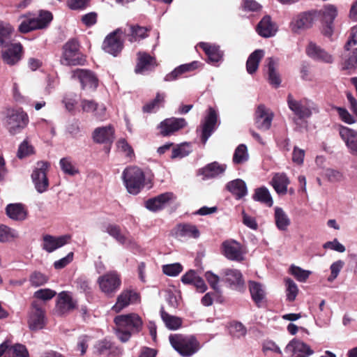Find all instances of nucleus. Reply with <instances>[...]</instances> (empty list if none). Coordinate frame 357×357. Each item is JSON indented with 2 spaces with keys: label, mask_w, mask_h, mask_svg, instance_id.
Masks as SVG:
<instances>
[{
  "label": "nucleus",
  "mask_w": 357,
  "mask_h": 357,
  "mask_svg": "<svg viewBox=\"0 0 357 357\" xmlns=\"http://www.w3.org/2000/svg\"><path fill=\"white\" fill-rule=\"evenodd\" d=\"M114 321L116 324V334L123 342H127L132 334L139 333L142 327V319L135 313L116 316Z\"/></svg>",
  "instance_id": "obj_1"
},
{
  "label": "nucleus",
  "mask_w": 357,
  "mask_h": 357,
  "mask_svg": "<svg viewBox=\"0 0 357 357\" xmlns=\"http://www.w3.org/2000/svg\"><path fill=\"white\" fill-rule=\"evenodd\" d=\"M169 340L172 347L182 356L190 357L200 349V344L192 335H170Z\"/></svg>",
  "instance_id": "obj_2"
},
{
  "label": "nucleus",
  "mask_w": 357,
  "mask_h": 357,
  "mask_svg": "<svg viewBox=\"0 0 357 357\" xmlns=\"http://www.w3.org/2000/svg\"><path fill=\"white\" fill-rule=\"evenodd\" d=\"M122 178L128 192L137 195L144 186L145 176L137 167H129L124 169Z\"/></svg>",
  "instance_id": "obj_3"
},
{
  "label": "nucleus",
  "mask_w": 357,
  "mask_h": 357,
  "mask_svg": "<svg viewBox=\"0 0 357 357\" xmlns=\"http://www.w3.org/2000/svg\"><path fill=\"white\" fill-rule=\"evenodd\" d=\"M52 20V13L48 11H41L38 15L30 14L24 17L19 26V31L22 33H28L35 29H43Z\"/></svg>",
  "instance_id": "obj_4"
},
{
  "label": "nucleus",
  "mask_w": 357,
  "mask_h": 357,
  "mask_svg": "<svg viewBox=\"0 0 357 357\" xmlns=\"http://www.w3.org/2000/svg\"><path fill=\"white\" fill-rule=\"evenodd\" d=\"M287 102L289 109L300 119L309 118L316 110L315 104L307 98L296 100L289 94Z\"/></svg>",
  "instance_id": "obj_5"
},
{
  "label": "nucleus",
  "mask_w": 357,
  "mask_h": 357,
  "mask_svg": "<svg viewBox=\"0 0 357 357\" xmlns=\"http://www.w3.org/2000/svg\"><path fill=\"white\" fill-rule=\"evenodd\" d=\"M84 62L83 55L79 51V43L76 40H70L63 47L61 63L66 66L82 65Z\"/></svg>",
  "instance_id": "obj_6"
},
{
  "label": "nucleus",
  "mask_w": 357,
  "mask_h": 357,
  "mask_svg": "<svg viewBox=\"0 0 357 357\" xmlns=\"http://www.w3.org/2000/svg\"><path fill=\"white\" fill-rule=\"evenodd\" d=\"M50 163L47 161H38L31 174V179L34 187L38 193L46 192L49 187V180L47 173L50 169Z\"/></svg>",
  "instance_id": "obj_7"
},
{
  "label": "nucleus",
  "mask_w": 357,
  "mask_h": 357,
  "mask_svg": "<svg viewBox=\"0 0 357 357\" xmlns=\"http://www.w3.org/2000/svg\"><path fill=\"white\" fill-rule=\"evenodd\" d=\"M6 127L9 132L15 135L20 132L27 125L29 118L23 110L9 109L6 115Z\"/></svg>",
  "instance_id": "obj_8"
},
{
  "label": "nucleus",
  "mask_w": 357,
  "mask_h": 357,
  "mask_svg": "<svg viewBox=\"0 0 357 357\" xmlns=\"http://www.w3.org/2000/svg\"><path fill=\"white\" fill-rule=\"evenodd\" d=\"M219 124L218 112L211 107H208L201 123V140L204 145L218 128Z\"/></svg>",
  "instance_id": "obj_9"
},
{
  "label": "nucleus",
  "mask_w": 357,
  "mask_h": 357,
  "mask_svg": "<svg viewBox=\"0 0 357 357\" xmlns=\"http://www.w3.org/2000/svg\"><path fill=\"white\" fill-rule=\"evenodd\" d=\"M318 17L317 10L303 12L295 16L289 24L291 31L294 33L310 29Z\"/></svg>",
  "instance_id": "obj_10"
},
{
  "label": "nucleus",
  "mask_w": 357,
  "mask_h": 357,
  "mask_svg": "<svg viewBox=\"0 0 357 357\" xmlns=\"http://www.w3.org/2000/svg\"><path fill=\"white\" fill-rule=\"evenodd\" d=\"M100 290L109 296L114 294L121 287L120 275L116 271H110L98 279Z\"/></svg>",
  "instance_id": "obj_11"
},
{
  "label": "nucleus",
  "mask_w": 357,
  "mask_h": 357,
  "mask_svg": "<svg viewBox=\"0 0 357 357\" xmlns=\"http://www.w3.org/2000/svg\"><path fill=\"white\" fill-rule=\"evenodd\" d=\"M28 324L31 331L40 330L45 326V310L42 304L37 301L31 303Z\"/></svg>",
  "instance_id": "obj_12"
},
{
  "label": "nucleus",
  "mask_w": 357,
  "mask_h": 357,
  "mask_svg": "<svg viewBox=\"0 0 357 357\" xmlns=\"http://www.w3.org/2000/svg\"><path fill=\"white\" fill-rule=\"evenodd\" d=\"M121 34V30L118 29L105 38L102 43V49L105 52L116 56L121 52L123 47Z\"/></svg>",
  "instance_id": "obj_13"
},
{
  "label": "nucleus",
  "mask_w": 357,
  "mask_h": 357,
  "mask_svg": "<svg viewBox=\"0 0 357 357\" xmlns=\"http://www.w3.org/2000/svg\"><path fill=\"white\" fill-rule=\"evenodd\" d=\"M72 77L79 81L83 90L94 91L98 86L97 77L89 70L76 69L73 71Z\"/></svg>",
  "instance_id": "obj_14"
},
{
  "label": "nucleus",
  "mask_w": 357,
  "mask_h": 357,
  "mask_svg": "<svg viewBox=\"0 0 357 357\" xmlns=\"http://www.w3.org/2000/svg\"><path fill=\"white\" fill-rule=\"evenodd\" d=\"M187 125L183 118H169L166 119L158 125L160 134L162 136H169L175 132L178 131Z\"/></svg>",
  "instance_id": "obj_15"
},
{
  "label": "nucleus",
  "mask_w": 357,
  "mask_h": 357,
  "mask_svg": "<svg viewBox=\"0 0 357 357\" xmlns=\"http://www.w3.org/2000/svg\"><path fill=\"white\" fill-rule=\"evenodd\" d=\"M305 52L309 57L317 61L332 63L334 60L330 53L312 41L307 44Z\"/></svg>",
  "instance_id": "obj_16"
},
{
  "label": "nucleus",
  "mask_w": 357,
  "mask_h": 357,
  "mask_svg": "<svg viewBox=\"0 0 357 357\" xmlns=\"http://www.w3.org/2000/svg\"><path fill=\"white\" fill-rule=\"evenodd\" d=\"M222 249L224 256L229 260L241 261L244 259L240 243L234 240L224 241Z\"/></svg>",
  "instance_id": "obj_17"
},
{
  "label": "nucleus",
  "mask_w": 357,
  "mask_h": 357,
  "mask_svg": "<svg viewBox=\"0 0 357 357\" xmlns=\"http://www.w3.org/2000/svg\"><path fill=\"white\" fill-rule=\"evenodd\" d=\"M139 294L132 290H124L117 297L116 303L112 310L116 313L121 312L129 305L139 301Z\"/></svg>",
  "instance_id": "obj_18"
},
{
  "label": "nucleus",
  "mask_w": 357,
  "mask_h": 357,
  "mask_svg": "<svg viewBox=\"0 0 357 357\" xmlns=\"http://www.w3.org/2000/svg\"><path fill=\"white\" fill-rule=\"evenodd\" d=\"M70 238L69 235L54 236L50 234L43 237L42 248L46 252L50 253L66 245Z\"/></svg>",
  "instance_id": "obj_19"
},
{
  "label": "nucleus",
  "mask_w": 357,
  "mask_h": 357,
  "mask_svg": "<svg viewBox=\"0 0 357 357\" xmlns=\"http://www.w3.org/2000/svg\"><path fill=\"white\" fill-rule=\"evenodd\" d=\"M2 59L4 63L13 66L17 63L22 58V46L20 43H10L7 47H3Z\"/></svg>",
  "instance_id": "obj_20"
},
{
  "label": "nucleus",
  "mask_w": 357,
  "mask_h": 357,
  "mask_svg": "<svg viewBox=\"0 0 357 357\" xmlns=\"http://www.w3.org/2000/svg\"><path fill=\"white\" fill-rule=\"evenodd\" d=\"M176 197L174 193L167 192L148 199L145 203V206L149 211H157L165 208L169 202L174 201Z\"/></svg>",
  "instance_id": "obj_21"
},
{
  "label": "nucleus",
  "mask_w": 357,
  "mask_h": 357,
  "mask_svg": "<svg viewBox=\"0 0 357 357\" xmlns=\"http://www.w3.org/2000/svg\"><path fill=\"white\" fill-rule=\"evenodd\" d=\"M339 134L351 154L357 155V130L346 126L339 128Z\"/></svg>",
  "instance_id": "obj_22"
},
{
  "label": "nucleus",
  "mask_w": 357,
  "mask_h": 357,
  "mask_svg": "<svg viewBox=\"0 0 357 357\" xmlns=\"http://www.w3.org/2000/svg\"><path fill=\"white\" fill-rule=\"evenodd\" d=\"M77 301L73 300L71 294L68 291L59 294L56 304V310L59 314H64L75 309Z\"/></svg>",
  "instance_id": "obj_23"
},
{
  "label": "nucleus",
  "mask_w": 357,
  "mask_h": 357,
  "mask_svg": "<svg viewBox=\"0 0 357 357\" xmlns=\"http://www.w3.org/2000/svg\"><path fill=\"white\" fill-rule=\"evenodd\" d=\"M285 351L291 354L293 357H307L313 354L307 344L296 339H293L288 343Z\"/></svg>",
  "instance_id": "obj_24"
},
{
  "label": "nucleus",
  "mask_w": 357,
  "mask_h": 357,
  "mask_svg": "<svg viewBox=\"0 0 357 357\" xmlns=\"http://www.w3.org/2000/svg\"><path fill=\"white\" fill-rule=\"evenodd\" d=\"M273 114L264 105L257 107L255 112L257 127L263 130H268L271 126Z\"/></svg>",
  "instance_id": "obj_25"
},
{
  "label": "nucleus",
  "mask_w": 357,
  "mask_h": 357,
  "mask_svg": "<svg viewBox=\"0 0 357 357\" xmlns=\"http://www.w3.org/2000/svg\"><path fill=\"white\" fill-rule=\"evenodd\" d=\"M224 280L229 286L236 290L241 291L244 288V280L240 271L227 268L223 272Z\"/></svg>",
  "instance_id": "obj_26"
},
{
  "label": "nucleus",
  "mask_w": 357,
  "mask_h": 357,
  "mask_svg": "<svg viewBox=\"0 0 357 357\" xmlns=\"http://www.w3.org/2000/svg\"><path fill=\"white\" fill-rule=\"evenodd\" d=\"M157 66L154 57L146 52H138L137 62L135 69L137 74H144L152 70Z\"/></svg>",
  "instance_id": "obj_27"
},
{
  "label": "nucleus",
  "mask_w": 357,
  "mask_h": 357,
  "mask_svg": "<svg viewBox=\"0 0 357 357\" xmlns=\"http://www.w3.org/2000/svg\"><path fill=\"white\" fill-rule=\"evenodd\" d=\"M175 236L184 239H197L200 236V231L195 225L184 222L176 226Z\"/></svg>",
  "instance_id": "obj_28"
},
{
  "label": "nucleus",
  "mask_w": 357,
  "mask_h": 357,
  "mask_svg": "<svg viewBox=\"0 0 357 357\" xmlns=\"http://www.w3.org/2000/svg\"><path fill=\"white\" fill-rule=\"evenodd\" d=\"M198 45L207 55L208 62L213 66H218V63L222 61L223 56V52L220 50V47L204 42L199 43Z\"/></svg>",
  "instance_id": "obj_29"
},
{
  "label": "nucleus",
  "mask_w": 357,
  "mask_h": 357,
  "mask_svg": "<svg viewBox=\"0 0 357 357\" xmlns=\"http://www.w3.org/2000/svg\"><path fill=\"white\" fill-rule=\"evenodd\" d=\"M102 231L107 233L121 245L129 246L133 243L131 239L127 238L126 236L122 234L121 228L117 225L111 223L105 224L102 226Z\"/></svg>",
  "instance_id": "obj_30"
},
{
  "label": "nucleus",
  "mask_w": 357,
  "mask_h": 357,
  "mask_svg": "<svg viewBox=\"0 0 357 357\" xmlns=\"http://www.w3.org/2000/svg\"><path fill=\"white\" fill-rule=\"evenodd\" d=\"M257 32L264 38H270L275 35L278 28L275 23L272 22L270 16H264L257 26Z\"/></svg>",
  "instance_id": "obj_31"
},
{
  "label": "nucleus",
  "mask_w": 357,
  "mask_h": 357,
  "mask_svg": "<svg viewBox=\"0 0 357 357\" xmlns=\"http://www.w3.org/2000/svg\"><path fill=\"white\" fill-rule=\"evenodd\" d=\"M226 188L236 199H240L248 194L246 183L240 178H236L228 182L226 185Z\"/></svg>",
  "instance_id": "obj_32"
},
{
  "label": "nucleus",
  "mask_w": 357,
  "mask_h": 357,
  "mask_svg": "<svg viewBox=\"0 0 357 357\" xmlns=\"http://www.w3.org/2000/svg\"><path fill=\"white\" fill-rule=\"evenodd\" d=\"M114 132L111 126L100 127L93 131V138L97 143H111L114 139Z\"/></svg>",
  "instance_id": "obj_33"
},
{
  "label": "nucleus",
  "mask_w": 357,
  "mask_h": 357,
  "mask_svg": "<svg viewBox=\"0 0 357 357\" xmlns=\"http://www.w3.org/2000/svg\"><path fill=\"white\" fill-rule=\"evenodd\" d=\"M227 168L226 165L219 164L218 162H211L199 169V174L205 178H214L223 174Z\"/></svg>",
  "instance_id": "obj_34"
},
{
  "label": "nucleus",
  "mask_w": 357,
  "mask_h": 357,
  "mask_svg": "<svg viewBox=\"0 0 357 357\" xmlns=\"http://www.w3.org/2000/svg\"><path fill=\"white\" fill-rule=\"evenodd\" d=\"M6 211L7 215L15 220H24L27 215V212L24 205L20 203L7 205Z\"/></svg>",
  "instance_id": "obj_35"
},
{
  "label": "nucleus",
  "mask_w": 357,
  "mask_h": 357,
  "mask_svg": "<svg viewBox=\"0 0 357 357\" xmlns=\"http://www.w3.org/2000/svg\"><path fill=\"white\" fill-rule=\"evenodd\" d=\"M289 180L284 173H278L274 175L271 181V185L279 195H285L287 192V186Z\"/></svg>",
  "instance_id": "obj_36"
},
{
  "label": "nucleus",
  "mask_w": 357,
  "mask_h": 357,
  "mask_svg": "<svg viewBox=\"0 0 357 357\" xmlns=\"http://www.w3.org/2000/svg\"><path fill=\"white\" fill-rule=\"evenodd\" d=\"M274 220L277 228L282 231L287 230L291 224V220L287 214L280 207L274 208Z\"/></svg>",
  "instance_id": "obj_37"
},
{
  "label": "nucleus",
  "mask_w": 357,
  "mask_h": 357,
  "mask_svg": "<svg viewBox=\"0 0 357 357\" xmlns=\"http://www.w3.org/2000/svg\"><path fill=\"white\" fill-rule=\"evenodd\" d=\"M160 314L163 323L169 330L176 331L181 326L183 322L182 319L168 314L165 311L163 307H161Z\"/></svg>",
  "instance_id": "obj_38"
},
{
  "label": "nucleus",
  "mask_w": 357,
  "mask_h": 357,
  "mask_svg": "<svg viewBox=\"0 0 357 357\" xmlns=\"http://www.w3.org/2000/svg\"><path fill=\"white\" fill-rule=\"evenodd\" d=\"M264 56V52L262 50H256L249 56L246 62V70L249 74H253L257 71Z\"/></svg>",
  "instance_id": "obj_39"
},
{
  "label": "nucleus",
  "mask_w": 357,
  "mask_h": 357,
  "mask_svg": "<svg viewBox=\"0 0 357 357\" xmlns=\"http://www.w3.org/2000/svg\"><path fill=\"white\" fill-rule=\"evenodd\" d=\"M59 165L63 174L68 176H75L79 173L76 163L70 157L62 158L59 161Z\"/></svg>",
  "instance_id": "obj_40"
},
{
  "label": "nucleus",
  "mask_w": 357,
  "mask_h": 357,
  "mask_svg": "<svg viewBox=\"0 0 357 357\" xmlns=\"http://www.w3.org/2000/svg\"><path fill=\"white\" fill-rule=\"evenodd\" d=\"M317 13L318 16H321L323 23L333 24V21L337 15V10L335 6L328 4L324 6L319 11H317Z\"/></svg>",
  "instance_id": "obj_41"
},
{
  "label": "nucleus",
  "mask_w": 357,
  "mask_h": 357,
  "mask_svg": "<svg viewBox=\"0 0 357 357\" xmlns=\"http://www.w3.org/2000/svg\"><path fill=\"white\" fill-rule=\"evenodd\" d=\"M13 31L10 24L0 22V47H7L10 43Z\"/></svg>",
  "instance_id": "obj_42"
},
{
  "label": "nucleus",
  "mask_w": 357,
  "mask_h": 357,
  "mask_svg": "<svg viewBox=\"0 0 357 357\" xmlns=\"http://www.w3.org/2000/svg\"><path fill=\"white\" fill-rule=\"evenodd\" d=\"M249 289L253 301L257 303H259L265 297V290L261 284L255 282H249Z\"/></svg>",
  "instance_id": "obj_43"
},
{
  "label": "nucleus",
  "mask_w": 357,
  "mask_h": 357,
  "mask_svg": "<svg viewBox=\"0 0 357 357\" xmlns=\"http://www.w3.org/2000/svg\"><path fill=\"white\" fill-rule=\"evenodd\" d=\"M276 62L273 58L268 59V81L271 85L275 87H278L281 83V79L278 73L276 72Z\"/></svg>",
  "instance_id": "obj_44"
},
{
  "label": "nucleus",
  "mask_w": 357,
  "mask_h": 357,
  "mask_svg": "<svg viewBox=\"0 0 357 357\" xmlns=\"http://www.w3.org/2000/svg\"><path fill=\"white\" fill-rule=\"evenodd\" d=\"M253 199L255 201L266 204L268 206H271L273 204L271 194L268 190L265 187L257 188L253 195Z\"/></svg>",
  "instance_id": "obj_45"
},
{
  "label": "nucleus",
  "mask_w": 357,
  "mask_h": 357,
  "mask_svg": "<svg viewBox=\"0 0 357 357\" xmlns=\"http://www.w3.org/2000/svg\"><path fill=\"white\" fill-rule=\"evenodd\" d=\"M4 357H29V352L25 346L21 344L8 345Z\"/></svg>",
  "instance_id": "obj_46"
},
{
  "label": "nucleus",
  "mask_w": 357,
  "mask_h": 357,
  "mask_svg": "<svg viewBox=\"0 0 357 357\" xmlns=\"http://www.w3.org/2000/svg\"><path fill=\"white\" fill-rule=\"evenodd\" d=\"M344 68L347 70H354L357 67V48H350L347 52L344 50Z\"/></svg>",
  "instance_id": "obj_47"
},
{
  "label": "nucleus",
  "mask_w": 357,
  "mask_h": 357,
  "mask_svg": "<svg viewBox=\"0 0 357 357\" xmlns=\"http://www.w3.org/2000/svg\"><path fill=\"white\" fill-rule=\"evenodd\" d=\"M166 95L165 93H158L155 99H153L150 102L146 104L143 107V111L144 112H153L158 109L161 106H162Z\"/></svg>",
  "instance_id": "obj_48"
},
{
  "label": "nucleus",
  "mask_w": 357,
  "mask_h": 357,
  "mask_svg": "<svg viewBox=\"0 0 357 357\" xmlns=\"http://www.w3.org/2000/svg\"><path fill=\"white\" fill-rule=\"evenodd\" d=\"M35 153L33 146L31 144L28 139H25L20 143L18 147L17 156L20 159L32 155Z\"/></svg>",
  "instance_id": "obj_49"
},
{
  "label": "nucleus",
  "mask_w": 357,
  "mask_h": 357,
  "mask_svg": "<svg viewBox=\"0 0 357 357\" xmlns=\"http://www.w3.org/2000/svg\"><path fill=\"white\" fill-rule=\"evenodd\" d=\"M192 152V148L189 143H182L174 147L172 151V159L183 158L188 156Z\"/></svg>",
  "instance_id": "obj_50"
},
{
  "label": "nucleus",
  "mask_w": 357,
  "mask_h": 357,
  "mask_svg": "<svg viewBox=\"0 0 357 357\" xmlns=\"http://www.w3.org/2000/svg\"><path fill=\"white\" fill-rule=\"evenodd\" d=\"M249 158L247 146L245 144L238 145L234 151L232 161L236 165L242 164Z\"/></svg>",
  "instance_id": "obj_51"
},
{
  "label": "nucleus",
  "mask_w": 357,
  "mask_h": 357,
  "mask_svg": "<svg viewBox=\"0 0 357 357\" xmlns=\"http://www.w3.org/2000/svg\"><path fill=\"white\" fill-rule=\"evenodd\" d=\"M18 237V232L6 225H0V242L7 243L14 241Z\"/></svg>",
  "instance_id": "obj_52"
},
{
  "label": "nucleus",
  "mask_w": 357,
  "mask_h": 357,
  "mask_svg": "<svg viewBox=\"0 0 357 357\" xmlns=\"http://www.w3.org/2000/svg\"><path fill=\"white\" fill-rule=\"evenodd\" d=\"M49 280V277L40 271H35L31 273L29 278L30 284L33 287H38L45 285Z\"/></svg>",
  "instance_id": "obj_53"
},
{
  "label": "nucleus",
  "mask_w": 357,
  "mask_h": 357,
  "mask_svg": "<svg viewBox=\"0 0 357 357\" xmlns=\"http://www.w3.org/2000/svg\"><path fill=\"white\" fill-rule=\"evenodd\" d=\"M286 296L288 301H294L298 293V289L296 284L290 278L285 280Z\"/></svg>",
  "instance_id": "obj_54"
},
{
  "label": "nucleus",
  "mask_w": 357,
  "mask_h": 357,
  "mask_svg": "<svg viewBox=\"0 0 357 357\" xmlns=\"http://www.w3.org/2000/svg\"><path fill=\"white\" fill-rule=\"evenodd\" d=\"M147 29L138 25H132L130 26V42L136 41L137 40L143 39L147 36Z\"/></svg>",
  "instance_id": "obj_55"
},
{
  "label": "nucleus",
  "mask_w": 357,
  "mask_h": 357,
  "mask_svg": "<svg viewBox=\"0 0 357 357\" xmlns=\"http://www.w3.org/2000/svg\"><path fill=\"white\" fill-rule=\"evenodd\" d=\"M290 273L294 275L298 281L304 282L309 278L311 272L303 270L298 266L292 265L290 267Z\"/></svg>",
  "instance_id": "obj_56"
},
{
  "label": "nucleus",
  "mask_w": 357,
  "mask_h": 357,
  "mask_svg": "<svg viewBox=\"0 0 357 357\" xmlns=\"http://www.w3.org/2000/svg\"><path fill=\"white\" fill-rule=\"evenodd\" d=\"M62 102L68 112L74 111L77 103V96L74 93H68L64 95Z\"/></svg>",
  "instance_id": "obj_57"
},
{
  "label": "nucleus",
  "mask_w": 357,
  "mask_h": 357,
  "mask_svg": "<svg viewBox=\"0 0 357 357\" xmlns=\"http://www.w3.org/2000/svg\"><path fill=\"white\" fill-rule=\"evenodd\" d=\"M324 176L331 183L341 182L344 178L342 172L331 168L326 169L324 171Z\"/></svg>",
  "instance_id": "obj_58"
},
{
  "label": "nucleus",
  "mask_w": 357,
  "mask_h": 357,
  "mask_svg": "<svg viewBox=\"0 0 357 357\" xmlns=\"http://www.w3.org/2000/svg\"><path fill=\"white\" fill-rule=\"evenodd\" d=\"M182 271L183 266L179 263L165 264L162 266L163 273L168 276H177Z\"/></svg>",
  "instance_id": "obj_59"
},
{
  "label": "nucleus",
  "mask_w": 357,
  "mask_h": 357,
  "mask_svg": "<svg viewBox=\"0 0 357 357\" xmlns=\"http://www.w3.org/2000/svg\"><path fill=\"white\" fill-rule=\"evenodd\" d=\"M56 294V292L51 289H40L34 292L33 297L45 302L51 300Z\"/></svg>",
  "instance_id": "obj_60"
},
{
  "label": "nucleus",
  "mask_w": 357,
  "mask_h": 357,
  "mask_svg": "<svg viewBox=\"0 0 357 357\" xmlns=\"http://www.w3.org/2000/svg\"><path fill=\"white\" fill-rule=\"evenodd\" d=\"M91 340V336L87 335H82L78 337L76 349L80 352L81 356H83L86 352Z\"/></svg>",
  "instance_id": "obj_61"
},
{
  "label": "nucleus",
  "mask_w": 357,
  "mask_h": 357,
  "mask_svg": "<svg viewBox=\"0 0 357 357\" xmlns=\"http://www.w3.org/2000/svg\"><path fill=\"white\" fill-rule=\"evenodd\" d=\"M205 278L206 281L208 282L210 287L216 292V293H220V288L218 285V283L220 282V278L218 275L214 274L211 271H206L205 273Z\"/></svg>",
  "instance_id": "obj_62"
},
{
  "label": "nucleus",
  "mask_w": 357,
  "mask_h": 357,
  "mask_svg": "<svg viewBox=\"0 0 357 357\" xmlns=\"http://www.w3.org/2000/svg\"><path fill=\"white\" fill-rule=\"evenodd\" d=\"M344 265V262L342 260H337L333 262L330 267L331 275L328 278V280L330 282L333 281L339 275Z\"/></svg>",
  "instance_id": "obj_63"
},
{
  "label": "nucleus",
  "mask_w": 357,
  "mask_h": 357,
  "mask_svg": "<svg viewBox=\"0 0 357 357\" xmlns=\"http://www.w3.org/2000/svg\"><path fill=\"white\" fill-rule=\"evenodd\" d=\"M357 45V26H353L349 33V37L344 45L345 51L348 52L350 50V48H353V47Z\"/></svg>",
  "instance_id": "obj_64"
}]
</instances>
